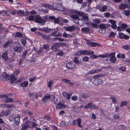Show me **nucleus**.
Segmentation results:
<instances>
[{
	"mask_svg": "<svg viewBox=\"0 0 130 130\" xmlns=\"http://www.w3.org/2000/svg\"><path fill=\"white\" fill-rule=\"evenodd\" d=\"M66 44L65 43L62 42H58L54 43L52 46L51 49L52 50H54L55 52L59 51L60 50L58 49L60 47H63L65 46Z\"/></svg>",
	"mask_w": 130,
	"mask_h": 130,
	"instance_id": "nucleus-1",
	"label": "nucleus"
},
{
	"mask_svg": "<svg viewBox=\"0 0 130 130\" xmlns=\"http://www.w3.org/2000/svg\"><path fill=\"white\" fill-rule=\"evenodd\" d=\"M35 20L34 22L39 23L41 25H44L45 24L46 21L45 19H43L40 15L36 14L35 15Z\"/></svg>",
	"mask_w": 130,
	"mask_h": 130,
	"instance_id": "nucleus-2",
	"label": "nucleus"
},
{
	"mask_svg": "<svg viewBox=\"0 0 130 130\" xmlns=\"http://www.w3.org/2000/svg\"><path fill=\"white\" fill-rule=\"evenodd\" d=\"M53 9L58 11H63L65 10L64 6L60 4L54 3L53 5Z\"/></svg>",
	"mask_w": 130,
	"mask_h": 130,
	"instance_id": "nucleus-3",
	"label": "nucleus"
},
{
	"mask_svg": "<svg viewBox=\"0 0 130 130\" xmlns=\"http://www.w3.org/2000/svg\"><path fill=\"white\" fill-rule=\"evenodd\" d=\"M115 53L113 52L110 54L109 53H107L104 55H106V56L105 57V58L108 56L110 57L111 56L109 60L111 62L113 63H115L117 61V58L115 56Z\"/></svg>",
	"mask_w": 130,
	"mask_h": 130,
	"instance_id": "nucleus-4",
	"label": "nucleus"
},
{
	"mask_svg": "<svg viewBox=\"0 0 130 130\" xmlns=\"http://www.w3.org/2000/svg\"><path fill=\"white\" fill-rule=\"evenodd\" d=\"M100 29L99 30V32L102 34H104L106 32L105 28H106V26L105 24L102 23L100 24L99 26Z\"/></svg>",
	"mask_w": 130,
	"mask_h": 130,
	"instance_id": "nucleus-5",
	"label": "nucleus"
},
{
	"mask_svg": "<svg viewBox=\"0 0 130 130\" xmlns=\"http://www.w3.org/2000/svg\"><path fill=\"white\" fill-rule=\"evenodd\" d=\"M65 11L63 12V14L69 15L70 17L74 13H75V11H76V10L68 9H65Z\"/></svg>",
	"mask_w": 130,
	"mask_h": 130,
	"instance_id": "nucleus-6",
	"label": "nucleus"
},
{
	"mask_svg": "<svg viewBox=\"0 0 130 130\" xmlns=\"http://www.w3.org/2000/svg\"><path fill=\"white\" fill-rule=\"evenodd\" d=\"M51 98H53V99L51 98L50 99L51 101L53 100V101H54L55 100V96L53 95H50L47 96L45 95L41 100L42 101H44V102L45 103L46 102V101L47 100Z\"/></svg>",
	"mask_w": 130,
	"mask_h": 130,
	"instance_id": "nucleus-7",
	"label": "nucleus"
},
{
	"mask_svg": "<svg viewBox=\"0 0 130 130\" xmlns=\"http://www.w3.org/2000/svg\"><path fill=\"white\" fill-rule=\"evenodd\" d=\"M92 83L95 85L102 84L103 81V80L99 78H94Z\"/></svg>",
	"mask_w": 130,
	"mask_h": 130,
	"instance_id": "nucleus-8",
	"label": "nucleus"
},
{
	"mask_svg": "<svg viewBox=\"0 0 130 130\" xmlns=\"http://www.w3.org/2000/svg\"><path fill=\"white\" fill-rule=\"evenodd\" d=\"M54 104L56 105V109H62L66 108V106L61 102L58 103L57 104L55 102Z\"/></svg>",
	"mask_w": 130,
	"mask_h": 130,
	"instance_id": "nucleus-9",
	"label": "nucleus"
},
{
	"mask_svg": "<svg viewBox=\"0 0 130 130\" xmlns=\"http://www.w3.org/2000/svg\"><path fill=\"white\" fill-rule=\"evenodd\" d=\"M76 65L71 62L67 63L66 64V67L68 69L72 70L75 68Z\"/></svg>",
	"mask_w": 130,
	"mask_h": 130,
	"instance_id": "nucleus-10",
	"label": "nucleus"
},
{
	"mask_svg": "<svg viewBox=\"0 0 130 130\" xmlns=\"http://www.w3.org/2000/svg\"><path fill=\"white\" fill-rule=\"evenodd\" d=\"M58 32V30L57 29H55L54 30V31L52 32V33L50 34L51 36H54V37H61L62 36V34L60 32H59L57 34Z\"/></svg>",
	"mask_w": 130,
	"mask_h": 130,
	"instance_id": "nucleus-11",
	"label": "nucleus"
},
{
	"mask_svg": "<svg viewBox=\"0 0 130 130\" xmlns=\"http://www.w3.org/2000/svg\"><path fill=\"white\" fill-rule=\"evenodd\" d=\"M118 36L119 38L121 39H124L126 40L128 39L129 38V36L124 34L122 32H119Z\"/></svg>",
	"mask_w": 130,
	"mask_h": 130,
	"instance_id": "nucleus-12",
	"label": "nucleus"
},
{
	"mask_svg": "<svg viewBox=\"0 0 130 130\" xmlns=\"http://www.w3.org/2000/svg\"><path fill=\"white\" fill-rule=\"evenodd\" d=\"M91 55L90 57V58L91 59H95L97 58H101L102 57L103 58H104L106 56V55H104V54H100L98 56H96L95 55L93 54H91Z\"/></svg>",
	"mask_w": 130,
	"mask_h": 130,
	"instance_id": "nucleus-13",
	"label": "nucleus"
},
{
	"mask_svg": "<svg viewBox=\"0 0 130 130\" xmlns=\"http://www.w3.org/2000/svg\"><path fill=\"white\" fill-rule=\"evenodd\" d=\"M72 94V92H71L68 93L66 92H63L62 93L63 95L66 98V99L68 100H69L70 99Z\"/></svg>",
	"mask_w": 130,
	"mask_h": 130,
	"instance_id": "nucleus-14",
	"label": "nucleus"
},
{
	"mask_svg": "<svg viewBox=\"0 0 130 130\" xmlns=\"http://www.w3.org/2000/svg\"><path fill=\"white\" fill-rule=\"evenodd\" d=\"M83 55H89L94 53L93 51L91 50H83Z\"/></svg>",
	"mask_w": 130,
	"mask_h": 130,
	"instance_id": "nucleus-15",
	"label": "nucleus"
},
{
	"mask_svg": "<svg viewBox=\"0 0 130 130\" xmlns=\"http://www.w3.org/2000/svg\"><path fill=\"white\" fill-rule=\"evenodd\" d=\"M109 22L112 24L111 26L112 28L114 29H116L117 28V25L116 24V22L112 20H109Z\"/></svg>",
	"mask_w": 130,
	"mask_h": 130,
	"instance_id": "nucleus-16",
	"label": "nucleus"
},
{
	"mask_svg": "<svg viewBox=\"0 0 130 130\" xmlns=\"http://www.w3.org/2000/svg\"><path fill=\"white\" fill-rule=\"evenodd\" d=\"M70 17L73 19L74 22L75 23L77 24L78 23V20L79 18L77 15H71Z\"/></svg>",
	"mask_w": 130,
	"mask_h": 130,
	"instance_id": "nucleus-17",
	"label": "nucleus"
},
{
	"mask_svg": "<svg viewBox=\"0 0 130 130\" xmlns=\"http://www.w3.org/2000/svg\"><path fill=\"white\" fill-rule=\"evenodd\" d=\"M75 29V27L73 26L66 27L65 30L66 31H74Z\"/></svg>",
	"mask_w": 130,
	"mask_h": 130,
	"instance_id": "nucleus-18",
	"label": "nucleus"
},
{
	"mask_svg": "<svg viewBox=\"0 0 130 130\" xmlns=\"http://www.w3.org/2000/svg\"><path fill=\"white\" fill-rule=\"evenodd\" d=\"M2 57L5 61H7L8 60V56L7 53L5 52L3 53Z\"/></svg>",
	"mask_w": 130,
	"mask_h": 130,
	"instance_id": "nucleus-19",
	"label": "nucleus"
},
{
	"mask_svg": "<svg viewBox=\"0 0 130 130\" xmlns=\"http://www.w3.org/2000/svg\"><path fill=\"white\" fill-rule=\"evenodd\" d=\"M9 79L10 82L12 84L16 81L17 78H15L14 75L12 74L11 75Z\"/></svg>",
	"mask_w": 130,
	"mask_h": 130,
	"instance_id": "nucleus-20",
	"label": "nucleus"
},
{
	"mask_svg": "<svg viewBox=\"0 0 130 130\" xmlns=\"http://www.w3.org/2000/svg\"><path fill=\"white\" fill-rule=\"evenodd\" d=\"M61 80L65 83H68L69 85H74V84L73 83L70 82L71 80H69L65 78H62L61 79Z\"/></svg>",
	"mask_w": 130,
	"mask_h": 130,
	"instance_id": "nucleus-21",
	"label": "nucleus"
},
{
	"mask_svg": "<svg viewBox=\"0 0 130 130\" xmlns=\"http://www.w3.org/2000/svg\"><path fill=\"white\" fill-rule=\"evenodd\" d=\"M41 6L43 7L49 9H53V5H51L49 4L42 3L41 4Z\"/></svg>",
	"mask_w": 130,
	"mask_h": 130,
	"instance_id": "nucleus-22",
	"label": "nucleus"
},
{
	"mask_svg": "<svg viewBox=\"0 0 130 130\" xmlns=\"http://www.w3.org/2000/svg\"><path fill=\"white\" fill-rule=\"evenodd\" d=\"M82 19L85 22H87L89 20V18L88 14L87 13H85L82 17Z\"/></svg>",
	"mask_w": 130,
	"mask_h": 130,
	"instance_id": "nucleus-23",
	"label": "nucleus"
},
{
	"mask_svg": "<svg viewBox=\"0 0 130 130\" xmlns=\"http://www.w3.org/2000/svg\"><path fill=\"white\" fill-rule=\"evenodd\" d=\"M14 50L15 52L20 53L22 51L23 48L20 46H16L14 48Z\"/></svg>",
	"mask_w": 130,
	"mask_h": 130,
	"instance_id": "nucleus-24",
	"label": "nucleus"
},
{
	"mask_svg": "<svg viewBox=\"0 0 130 130\" xmlns=\"http://www.w3.org/2000/svg\"><path fill=\"white\" fill-rule=\"evenodd\" d=\"M28 84V82L27 81L24 82L23 83H20L19 85L21 87H27Z\"/></svg>",
	"mask_w": 130,
	"mask_h": 130,
	"instance_id": "nucleus-25",
	"label": "nucleus"
},
{
	"mask_svg": "<svg viewBox=\"0 0 130 130\" xmlns=\"http://www.w3.org/2000/svg\"><path fill=\"white\" fill-rule=\"evenodd\" d=\"M29 121H26V124L22 126L21 130H26L28 127H29V124L27 122H29Z\"/></svg>",
	"mask_w": 130,
	"mask_h": 130,
	"instance_id": "nucleus-26",
	"label": "nucleus"
},
{
	"mask_svg": "<svg viewBox=\"0 0 130 130\" xmlns=\"http://www.w3.org/2000/svg\"><path fill=\"white\" fill-rule=\"evenodd\" d=\"M20 120V116H15L14 117V121L15 122L16 124L17 125L19 124Z\"/></svg>",
	"mask_w": 130,
	"mask_h": 130,
	"instance_id": "nucleus-27",
	"label": "nucleus"
},
{
	"mask_svg": "<svg viewBox=\"0 0 130 130\" xmlns=\"http://www.w3.org/2000/svg\"><path fill=\"white\" fill-rule=\"evenodd\" d=\"M41 30L43 31H45L47 33H49L51 30H53V29H49L47 27H43L41 29Z\"/></svg>",
	"mask_w": 130,
	"mask_h": 130,
	"instance_id": "nucleus-28",
	"label": "nucleus"
},
{
	"mask_svg": "<svg viewBox=\"0 0 130 130\" xmlns=\"http://www.w3.org/2000/svg\"><path fill=\"white\" fill-rule=\"evenodd\" d=\"M73 62L75 64L77 65H78L80 63V62L78 59V57L76 56L74 57L73 59Z\"/></svg>",
	"mask_w": 130,
	"mask_h": 130,
	"instance_id": "nucleus-29",
	"label": "nucleus"
},
{
	"mask_svg": "<svg viewBox=\"0 0 130 130\" xmlns=\"http://www.w3.org/2000/svg\"><path fill=\"white\" fill-rule=\"evenodd\" d=\"M78 126L80 128H82V125L80 124L81 123V119L80 118H78L77 119H76Z\"/></svg>",
	"mask_w": 130,
	"mask_h": 130,
	"instance_id": "nucleus-30",
	"label": "nucleus"
},
{
	"mask_svg": "<svg viewBox=\"0 0 130 130\" xmlns=\"http://www.w3.org/2000/svg\"><path fill=\"white\" fill-rule=\"evenodd\" d=\"M28 12L26 11L25 13L23 11L20 10L19 12V13L22 16H25L28 14Z\"/></svg>",
	"mask_w": 130,
	"mask_h": 130,
	"instance_id": "nucleus-31",
	"label": "nucleus"
},
{
	"mask_svg": "<svg viewBox=\"0 0 130 130\" xmlns=\"http://www.w3.org/2000/svg\"><path fill=\"white\" fill-rule=\"evenodd\" d=\"M92 104V102L88 103L85 106L84 108L85 109H87L90 108Z\"/></svg>",
	"mask_w": 130,
	"mask_h": 130,
	"instance_id": "nucleus-32",
	"label": "nucleus"
},
{
	"mask_svg": "<svg viewBox=\"0 0 130 130\" xmlns=\"http://www.w3.org/2000/svg\"><path fill=\"white\" fill-rule=\"evenodd\" d=\"M90 44L92 47L99 46L101 45L100 44L98 43H95L93 42H91Z\"/></svg>",
	"mask_w": 130,
	"mask_h": 130,
	"instance_id": "nucleus-33",
	"label": "nucleus"
},
{
	"mask_svg": "<svg viewBox=\"0 0 130 130\" xmlns=\"http://www.w3.org/2000/svg\"><path fill=\"white\" fill-rule=\"evenodd\" d=\"M4 101L5 103H7L13 102V100L11 98H9L7 97L4 99Z\"/></svg>",
	"mask_w": 130,
	"mask_h": 130,
	"instance_id": "nucleus-34",
	"label": "nucleus"
},
{
	"mask_svg": "<svg viewBox=\"0 0 130 130\" xmlns=\"http://www.w3.org/2000/svg\"><path fill=\"white\" fill-rule=\"evenodd\" d=\"M23 34L20 32H17L16 33L15 36L20 38H22L23 37Z\"/></svg>",
	"mask_w": 130,
	"mask_h": 130,
	"instance_id": "nucleus-35",
	"label": "nucleus"
},
{
	"mask_svg": "<svg viewBox=\"0 0 130 130\" xmlns=\"http://www.w3.org/2000/svg\"><path fill=\"white\" fill-rule=\"evenodd\" d=\"M126 67L124 66H122L119 67L118 68V69L119 71H121L123 72H125L126 71Z\"/></svg>",
	"mask_w": 130,
	"mask_h": 130,
	"instance_id": "nucleus-36",
	"label": "nucleus"
},
{
	"mask_svg": "<svg viewBox=\"0 0 130 130\" xmlns=\"http://www.w3.org/2000/svg\"><path fill=\"white\" fill-rule=\"evenodd\" d=\"M75 11V13L76 14L80 17H82L85 14L84 12H81L77 10H76V11Z\"/></svg>",
	"mask_w": 130,
	"mask_h": 130,
	"instance_id": "nucleus-37",
	"label": "nucleus"
},
{
	"mask_svg": "<svg viewBox=\"0 0 130 130\" xmlns=\"http://www.w3.org/2000/svg\"><path fill=\"white\" fill-rule=\"evenodd\" d=\"M117 57L118 58H121L122 59H124L125 57V56L124 54H117Z\"/></svg>",
	"mask_w": 130,
	"mask_h": 130,
	"instance_id": "nucleus-38",
	"label": "nucleus"
},
{
	"mask_svg": "<svg viewBox=\"0 0 130 130\" xmlns=\"http://www.w3.org/2000/svg\"><path fill=\"white\" fill-rule=\"evenodd\" d=\"M53 81L52 80H50L47 84V86L50 89H52V86L53 84Z\"/></svg>",
	"mask_w": 130,
	"mask_h": 130,
	"instance_id": "nucleus-39",
	"label": "nucleus"
},
{
	"mask_svg": "<svg viewBox=\"0 0 130 130\" xmlns=\"http://www.w3.org/2000/svg\"><path fill=\"white\" fill-rule=\"evenodd\" d=\"M82 55H83V50L77 51L75 54V55L76 56H80Z\"/></svg>",
	"mask_w": 130,
	"mask_h": 130,
	"instance_id": "nucleus-40",
	"label": "nucleus"
},
{
	"mask_svg": "<svg viewBox=\"0 0 130 130\" xmlns=\"http://www.w3.org/2000/svg\"><path fill=\"white\" fill-rule=\"evenodd\" d=\"M119 7L121 10L124 9L126 8V5L125 4H121L119 5Z\"/></svg>",
	"mask_w": 130,
	"mask_h": 130,
	"instance_id": "nucleus-41",
	"label": "nucleus"
},
{
	"mask_svg": "<svg viewBox=\"0 0 130 130\" xmlns=\"http://www.w3.org/2000/svg\"><path fill=\"white\" fill-rule=\"evenodd\" d=\"M3 105L5 107L8 108V109H10L12 108L13 107L14 105L13 104L7 105L6 104H4Z\"/></svg>",
	"mask_w": 130,
	"mask_h": 130,
	"instance_id": "nucleus-42",
	"label": "nucleus"
},
{
	"mask_svg": "<svg viewBox=\"0 0 130 130\" xmlns=\"http://www.w3.org/2000/svg\"><path fill=\"white\" fill-rule=\"evenodd\" d=\"M36 119H34L33 120V121L30 122L31 123V124L32 125V127H31V128H33L35 126L37 125L36 124Z\"/></svg>",
	"mask_w": 130,
	"mask_h": 130,
	"instance_id": "nucleus-43",
	"label": "nucleus"
},
{
	"mask_svg": "<svg viewBox=\"0 0 130 130\" xmlns=\"http://www.w3.org/2000/svg\"><path fill=\"white\" fill-rule=\"evenodd\" d=\"M116 35V34L114 32L112 31L110 33L109 36V38H110L111 37L114 38L115 37Z\"/></svg>",
	"mask_w": 130,
	"mask_h": 130,
	"instance_id": "nucleus-44",
	"label": "nucleus"
},
{
	"mask_svg": "<svg viewBox=\"0 0 130 130\" xmlns=\"http://www.w3.org/2000/svg\"><path fill=\"white\" fill-rule=\"evenodd\" d=\"M81 30L82 32H87L89 31L90 29L88 28H82Z\"/></svg>",
	"mask_w": 130,
	"mask_h": 130,
	"instance_id": "nucleus-45",
	"label": "nucleus"
},
{
	"mask_svg": "<svg viewBox=\"0 0 130 130\" xmlns=\"http://www.w3.org/2000/svg\"><path fill=\"white\" fill-rule=\"evenodd\" d=\"M107 8L108 7L106 5L103 6L101 8V12H104L105 11Z\"/></svg>",
	"mask_w": 130,
	"mask_h": 130,
	"instance_id": "nucleus-46",
	"label": "nucleus"
},
{
	"mask_svg": "<svg viewBox=\"0 0 130 130\" xmlns=\"http://www.w3.org/2000/svg\"><path fill=\"white\" fill-rule=\"evenodd\" d=\"M43 118L47 121H50L51 120V118L48 116H45L43 117Z\"/></svg>",
	"mask_w": 130,
	"mask_h": 130,
	"instance_id": "nucleus-47",
	"label": "nucleus"
},
{
	"mask_svg": "<svg viewBox=\"0 0 130 130\" xmlns=\"http://www.w3.org/2000/svg\"><path fill=\"white\" fill-rule=\"evenodd\" d=\"M30 21H34L35 20V15H30L28 19Z\"/></svg>",
	"mask_w": 130,
	"mask_h": 130,
	"instance_id": "nucleus-48",
	"label": "nucleus"
},
{
	"mask_svg": "<svg viewBox=\"0 0 130 130\" xmlns=\"http://www.w3.org/2000/svg\"><path fill=\"white\" fill-rule=\"evenodd\" d=\"M95 73V70H90L86 74V75H89L90 74H92Z\"/></svg>",
	"mask_w": 130,
	"mask_h": 130,
	"instance_id": "nucleus-49",
	"label": "nucleus"
},
{
	"mask_svg": "<svg viewBox=\"0 0 130 130\" xmlns=\"http://www.w3.org/2000/svg\"><path fill=\"white\" fill-rule=\"evenodd\" d=\"M20 40L21 43L24 46H25L26 44V40L24 39H20Z\"/></svg>",
	"mask_w": 130,
	"mask_h": 130,
	"instance_id": "nucleus-50",
	"label": "nucleus"
},
{
	"mask_svg": "<svg viewBox=\"0 0 130 130\" xmlns=\"http://www.w3.org/2000/svg\"><path fill=\"white\" fill-rule=\"evenodd\" d=\"M128 103L126 101L122 102L121 103L120 107H122L124 106H126Z\"/></svg>",
	"mask_w": 130,
	"mask_h": 130,
	"instance_id": "nucleus-51",
	"label": "nucleus"
},
{
	"mask_svg": "<svg viewBox=\"0 0 130 130\" xmlns=\"http://www.w3.org/2000/svg\"><path fill=\"white\" fill-rule=\"evenodd\" d=\"M27 53L28 51L27 50H25L24 52H23V54L22 56V57L24 58H25L26 57V54Z\"/></svg>",
	"mask_w": 130,
	"mask_h": 130,
	"instance_id": "nucleus-52",
	"label": "nucleus"
},
{
	"mask_svg": "<svg viewBox=\"0 0 130 130\" xmlns=\"http://www.w3.org/2000/svg\"><path fill=\"white\" fill-rule=\"evenodd\" d=\"M122 47L124 49L128 50L130 49V45H125L122 46Z\"/></svg>",
	"mask_w": 130,
	"mask_h": 130,
	"instance_id": "nucleus-53",
	"label": "nucleus"
},
{
	"mask_svg": "<svg viewBox=\"0 0 130 130\" xmlns=\"http://www.w3.org/2000/svg\"><path fill=\"white\" fill-rule=\"evenodd\" d=\"M9 75L7 74H6L4 77V79L5 81L8 80L9 79Z\"/></svg>",
	"mask_w": 130,
	"mask_h": 130,
	"instance_id": "nucleus-54",
	"label": "nucleus"
},
{
	"mask_svg": "<svg viewBox=\"0 0 130 130\" xmlns=\"http://www.w3.org/2000/svg\"><path fill=\"white\" fill-rule=\"evenodd\" d=\"M7 13L5 10H2L0 11V15L2 16H5L7 14Z\"/></svg>",
	"mask_w": 130,
	"mask_h": 130,
	"instance_id": "nucleus-55",
	"label": "nucleus"
},
{
	"mask_svg": "<svg viewBox=\"0 0 130 130\" xmlns=\"http://www.w3.org/2000/svg\"><path fill=\"white\" fill-rule=\"evenodd\" d=\"M93 22L95 23L99 24L100 23V21L99 19L96 18L93 20Z\"/></svg>",
	"mask_w": 130,
	"mask_h": 130,
	"instance_id": "nucleus-56",
	"label": "nucleus"
},
{
	"mask_svg": "<svg viewBox=\"0 0 130 130\" xmlns=\"http://www.w3.org/2000/svg\"><path fill=\"white\" fill-rule=\"evenodd\" d=\"M103 74H98L94 76L93 78H97L101 77L103 76Z\"/></svg>",
	"mask_w": 130,
	"mask_h": 130,
	"instance_id": "nucleus-57",
	"label": "nucleus"
},
{
	"mask_svg": "<svg viewBox=\"0 0 130 130\" xmlns=\"http://www.w3.org/2000/svg\"><path fill=\"white\" fill-rule=\"evenodd\" d=\"M124 12L125 14L127 16H128L130 14L129 11L127 10H124Z\"/></svg>",
	"mask_w": 130,
	"mask_h": 130,
	"instance_id": "nucleus-58",
	"label": "nucleus"
},
{
	"mask_svg": "<svg viewBox=\"0 0 130 130\" xmlns=\"http://www.w3.org/2000/svg\"><path fill=\"white\" fill-rule=\"evenodd\" d=\"M113 118L114 119H118L119 120L120 118L119 117V116L117 114H115L113 116Z\"/></svg>",
	"mask_w": 130,
	"mask_h": 130,
	"instance_id": "nucleus-59",
	"label": "nucleus"
},
{
	"mask_svg": "<svg viewBox=\"0 0 130 130\" xmlns=\"http://www.w3.org/2000/svg\"><path fill=\"white\" fill-rule=\"evenodd\" d=\"M89 59V58L88 57L85 56L82 59V60L83 61L87 62L88 61Z\"/></svg>",
	"mask_w": 130,
	"mask_h": 130,
	"instance_id": "nucleus-60",
	"label": "nucleus"
},
{
	"mask_svg": "<svg viewBox=\"0 0 130 130\" xmlns=\"http://www.w3.org/2000/svg\"><path fill=\"white\" fill-rule=\"evenodd\" d=\"M127 25L125 23H123L121 24V26L122 29L123 30L125 29L127 27Z\"/></svg>",
	"mask_w": 130,
	"mask_h": 130,
	"instance_id": "nucleus-61",
	"label": "nucleus"
},
{
	"mask_svg": "<svg viewBox=\"0 0 130 130\" xmlns=\"http://www.w3.org/2000/svg\"><path fill=\"white\" fill-rule=\"evenodd\" d=\"M14 117L13 115H10L9 117V120L10 121H13Z\"/></svg>",
	"mask_w": 130,
	"mask_h": 130,
	"instance_id": "nucleus-62",
	"label": "nucleus"
},
{
	"mask_svg": "<svg viewBox=\"0 0 130 130\" xmlns=\"http://www.w3.org/2000/svg\"><path fill=\"white\" fill-rule=\"evenodd\" d=\"M51 36L50 35H48V38L46 40L48 42H50L51 41H52L53 39V38L50 37Z\"/></svg>",
	"mask_w": 130,
	"mask_h": 130,
	"instance_id": "nucleus-63",
	"label": "nucleus"
},
{
	"mask_svg": "<svg viewBox=\"0 0 130 130\" xmlns=\"http://www.w3.org/2000/svg\"><path fill=\"white\" fill-rule=\"evenodd\" d=\"M10 111L9 110H6L4 111V114L5 116H7L10 113Z\"/></svg>",
	"mask_w": 130,
	"mask_h": 130,
	"instance_id": "nucleus-64",
	"label": "nucleus"
}]
</instances>
